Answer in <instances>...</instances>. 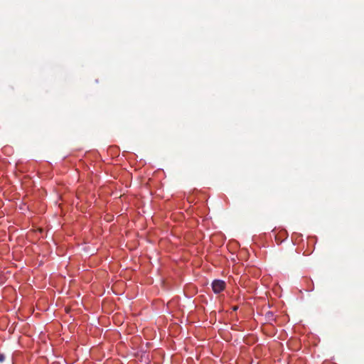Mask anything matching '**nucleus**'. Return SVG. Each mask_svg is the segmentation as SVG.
Returning a JSON list of instances; mask_svg holds the SVG:
<instances>
[{
  "mask_svg": "<svg viewBox=\"0 0 364 364\" xmlns=\"http://www.w3.org/2000/svg\"><path fill=\"white\" fill-rule=\"evenodd\" d=\"M287 233L285 230H281L277 233L275 234L274 237L277 244L282 243L287 239Z\"/></svg>",
  "mask_w": 364,
  "mask_h": 364,
  "instance_id": "f03ea898",
  "label": "nucleus"
},
{
  "mask_svg": "<svg viewBox=\"0 0 364 364\" xmlns=\"http://www.w3.org/2000/svg\"><path fill=\"white\" fill-rule=\"evenodd\" d=\"M300 236H301V235H299V233L294 232L292 234L291 238H292V240H297V238H299V237H300Z\"/></svg>",
  "mask_w": 364,
  "mask_h": 364,
  "instance_id": "7ed1b4c3",
  "label": "nucleus"
},
{
  "mask_svg": "<svg viewBox=\"0 0 364 364\" xmlns=\"http://www.w3.org/2000/svg\"><path fill=\"white\" fill-rule=\"evenodd\" d=\"M212 288L215 294H219L225 288V282L223 280H214L212 283Z\"/></svg>",
  "mask_w": 364,
  "mask_h": 364,
  "instance_id": "f257e3e1",
  "label": "nucleus"
},
{
  "mask_svg": "<svg viewBox=\"0 0 364 364\" xmlns=\"http://www.w3.org/2000/svg\"><path fill=\"white\" fill-rule=\"evenodd\" d=\"M5 360V355L3 353H0V363H3Z\"/></svg>",
  "mask_w": 364,
  "mask_h": 364,
  "instance_id": "20e7f679",
  "label": "nucleus"
}]
</instances>
